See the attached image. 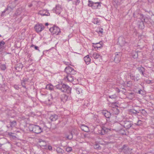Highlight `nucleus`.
I'll return each instance as SVG.
<instances>
[{"label":"nucleus","mask_w":154,"mask_h":154,"mask_svg":"<svg viewBox=\"0 0 154 154\" xmlns=\"http://www.w3.org/2000/svg\"><path fill=\"white\" fill-rule=\"evenodd\" d=\"M135 124L137 125L140 126L142 124V122L140 120H138L137 123H135Z\"/></svg>","instance_id":"36"},{"label":"nucleus","mask_w":154,"mask_h":154,"mask_svg":"<svg viewBox=\"0 0 154 154\" xmlns=\"http://www.w3.org/2000/svg\"><path fill=\"white\" fill-rule=\"evenodd\" d=\"M14 87L17 90H18L19 89V87L18 85H14Z\"/></svg>","instance_id":"52"},{"label":"nucleus","mask_w":154,"mask_h":154,"mask_svg":"<svg viewBox=\"0 0 154 154\" xmlns=\"http://www.w3.org/2000/svg\"><path fill=\"white\" fill-rule=\"evenodd\" d=\"M66 150L67 152H70L72 150V148L71 147H67L66 148Z\"/></svg>","instance_id":"42"},{"label":"nucleus","mask_w":154,"mask_h":154,"mask_svg":"<svg viewBox=\"0 0 154 154\" xmlns=\"http://www.w3.org/2000/svg\"><path fill=\"white\" fill-rule=\"evenodd\" d=\"M48 23H45V25L46 26H48Z\"/></svg>","instance_id":"57"},{"label":"nucleus","mask_w":154,"mask_h":154,"mask_svg":"<svg viewBox=\"0 0 154 154\" xmlns=\"http://www.w3.org/2000/svg\"><path fill=\"white\" fill-rule=\"evenodd\" d=\"M64 63L66 65H68L69 64H68L69 63L68 62H65Z\"/></svg>","instance_id":"56"},{"label":"nucleus","mask_w":154,"mask_h":154,"mask_svg":"<svg viewBox=\"0 0 154 154\" xmlns=\"http://www.w3.org/2000/svg\"><path fill=\"white\" fill-rule=\"evenodd\" d=\"M100 20L98 19H96L94 20V23L96 24H98V23H99Z\"/></svg>","instance_id":"46"},{"label":"nucleus","mask_w":154,"mask_h":154,"mask_svg":"<svg viewBox=\"0 0 154 154\" xmlns=\"http://www.w3.org/2000/svg\"><path fill=\"white\" fill-rule=\"evenodd\" d=\"M140 110H135L134 109H131L130 110V112L131 113L133 114L135 116H136L140 113Z\"/></svg>","instance_id":"25"},{"label":"nucleus","mask_w":154,"mask_h":154,"mask_svg":"<svg viewBox=\"0 0 154 154\" xmlns=\"http://www.w3.org/2000/svg\"><path fill=\"white\" fill-rule=\"evenodd\" d=\"M153 50H154V45H153Z\"/></svg>","instance_id":"61"},{"label":"nucleus","mask_w":154,"mask_h":154,"mask_svg":"<svg viewBox=\"0 0 154 154\" xmlns=\"http://www.w3.org/2000/svg\"><path fill=\"white\" fill-rule=\"evenodd\" d=\"M117 96L116 94H114L112 95H111L109 96V97L110 98H112V99H115L116 98V97Z\"/></svg>","instance_id":"43"},{"label":"nucleus","mask_w":154,"mask_h":154,"mask_svg":"<svg viewBox=\"0 0 154 154\" xmlns=\"http://www.w3.org/2000/svg\"><path fill=\"white\" fill-rule=\"evenodd\" d=\"M5 44V42L3 41L0 42V48H2Z\"/></svg>","instance_id":"40"},{"label":"nucleus","mask_w":154,"mask_h":154,"mask_svg":"<svg viewBox=\"0 0 154 154\" xmlns=\"http://www.w3.org/2000/svg\"><path fill=\"white\" fill-rule=\"evenodd\" d=\"M1 37V35H0V37Z\"/></svg>","instance_id":"62"},{"label":"nucleus","mask_w":154,"mask_h":154,"mask_svg":"<svg viewBox=\"0 0 154 154\" xmlns=\"http://www.w3.org/2000/svg\"><path fill=\"white\" fill-rule=\"evenodd\" d=\"M76 73V71L73 68H72V70L70 74L74 75Z\"/></svg>","instance_id":"44"},{"label":"nucleus","mask_w":154,"mask_h":154,"mask_svg":"<svg viewBox=\"0 0 154 154\" xmlns=\"http://www.w3.org/2000/svg\"><path fill=\"white\" fill-rule=\"evenodd\" d=\"M41 96L42 98H44L46 101L48 100L50 101L51 99H52V96L51 94H42Z\"/></svg>","instance_id":"8"},{"label":"nucleus","mask_w":154,"mask_h":154,"mask_svg":"<svg viewBox=\"0 0 154 154\" xmlns=\"http://www.w3.org/2000/svg\"><path fill=\"white\" fill-rule=\"evenodd\" d=\"M84 60L86 63L88 65L89 64L91 61V59L89 57V55H87L84 57Z\"/></svg>","instance_id":"21"},{"label":"nucleus","mask_w":154,"mask_h":154,"mask_svg":"<svg viewBox=\"0 0 154 154\" xmlns=\"http://www.w3.org/2000/svg\"><path fill=\"white\" fill-rule=\"evenodd\" d=\"M57 88L59 89L62 91L69 94L71 93V88L68 85L64 84H60L56 86Z\"/></svg>","instance_id":"1"},{"label":"nucleus","mask_w":154,"mask_h":154,"mask_svg":"<svg viewBox=\"0 0 154 154\" xmlns=\"http://www.w3.org/2000/svg\"><path fill=\"white\" fill-rule=\"evenodd\" d=\"M66 137L69 139H71L72 138L73 135L72 133L71 132H70L69 133V134Z\"/></svg>","instance_id":"37"},{"label":"nucleus","mask_w":154,"mask_h":154,"mask_svg":"<svg viewBox=\"0 0 154 154\" xmlns=\"http://www.w3.org/2000/svg\"><path fill=\"white\" fill-rule=\"evenodd\" d=\"M143 91L142 90H140L138 91V93L140 94H141V95L143 94Z\"/></svg>","instance_id":"49"},{"label":"nucleus","mask_w":154,"mask_h":154,"mask_svg":"<svg viewBox=\"0 0 154 154\" xmlns=\"http://www.w3.org/2000/svg\"><path fill=\"white\" fill-rule=\"evenodd\" d=\"M107 131V129L106 128L100 127V129L98 130V133L101 135H103L106 133Z\"/></svg>","instance_id":"10"},{"label":"nucleus","mask_w":154,"mask_h":154,"mask_svg":"<svg viewBox=\"0 0 154 154\" xmlns=\"http://www.w3.org/2000/svg\"><path fill=\"white\" fill-rule=\"evenodd\" d=\"M122 151L125 154H131L132 153V149H130L125 145H124L121 148Z\"/></svg>","instance_id":"5"},{"label":"nucleus","mask_w":154,"mask_h":154,"mask_svg":"<svg viewBox=\"0 0 154 154\" xmlns=\"http://www.w3.org/2000/svg\"><path fill=\"white\" fill-rule=\"evenodd\" d=\"M49 119L51 121H54L58 119V116L56 114H53L50 116Z\"/></svg>","instance_id":"18"},{"label":"nucleus","mask_w":154,"mask_h":154,"mask_svg":"<svg viewBox=\"0 0 154 154\" xmlns=\"http://www.w3.org/2000/svg\"><path fill=\"white\" fill-rule=\"evenodd\" d=\"M24 8L20 7L17 10L16 14L17 15H20L21 14L22 11H24Z\"/></svg>","instance_id":"27"},{"label":"nucleus","mask_w":154,"mask_h":154,"mask_svg":"<svg viewBox=\"0 0 154 154\" xmlns=\"http://www.w3.org/2000/svg\"><path fill=\"white\" fill-rule=\"evenodd\" d=\"M130 94H134V93H131Z\"/></svg>","instance_id":"60"},{"label":"nucleus","mask_w":154,"mask_h":154,"mask_svg":"<svg viewBox=\"0 0 154 154\" xmlns=\"http://www.w3.org/2000/svg\"><path fill=\"white\" fill-rule=\"evenodd\" d=\"M80 128L82 131L86 132H88L89 131V129L88 127L84 125H81L80 126Z\"/></svg>","instance_id":"14"},{"label":"nucleus","mask_w":154,"mask_h":154,"mask_svg":"<svg viewBox=\"0 0 154 154\" xmlns=\"http://www.w3.org/2000/svg\"><path fill=\"white\" fill-rule=\"evenodd\" d=\"M48 149L50 150H52V147L51 146L48 145Z\"/></svg>","instance_id":"53"},{"label":"nucleus","mask_w":154,"mask_h":154,"mask_svg":"<svg viewBox=\"0 0 154 154\" xmlns=\"http://www.w3.org/2000/svg\"><path fill=\"white\" fill-rule=\"evenodd\" d=\"M56 151L59 154H62L64 152V150L59 147L57 148Z\"/></svg>","instance_id":"31"},{"label":"nucleus","mask_w":154,"mask_h":154,"mask_svg":"<svg viewBox=\"0 0 154 154\" xmlns=\"http://www.w3.org/2000/svg\"><path fill=\"white\" fill-rule=\"evenodd\" d=\"M99 29L100 30L98 31V32H100L102 34L103 32V29L102 28H101L100 29Z\"/></svg>","instance_id":"50"},{"label":"nucleus","mask_w":154,"mask_h":154,"mask_svg":"<svg viewBox=\"0 0 154 154\" xmlns=\"http://www.w3.org/2000/svg\"><path fill=\"white\" fill-rule=\"evenodd\" d=\"M32 4H30L28 5V7L29 8H30L32 6Z\"/></svg>","instance_id":"54"},{"label":"nucleus","mask_w":154,"mask_h":154,"mask_svg":"<svg viewBox=\"0 0 154 154\" xmlns=\"http://www.w3.org/2000/svg\"><path fill=\"white\" fill-rule=\"evenodd\" d=\"M70 1H72V4L76 5H78L80 3V0H67V1L69 2Z\"/></svg>","instance_id":"29"},{"label":"nucleus","mask_w":154,"mask_h":154,"mask_svg":"<svg viewBox=\"0 0 154 154\" xmlns=\"http://www.w3.org/2000/svg\"><path fill=\"white\" fill-rule=\"evenodd\" d=\"M84 136H85V137H87V136H86V135H84Z\"/></svg>","instance_id":"59"},{"label":"nucleus","mask_w":154,"mask_h":154,"mask_svg":"<svg viewBox=\"0 0 154 154\" xmlns=\"http://www.w3.org/2000/svg\"><path fill=\"white\" fill-rule=\"evenodd\" d=\"M94 148L97 149H101L100 146L99 144H96L94 145Z\"/></svg>","instance_id":"38"},{"label":"nucleus","mask_w":154,"mask_h":154,"mask_svg":"<svg viewBox=\"0 0 154 154\" xmlns=\"http://www.w3.org/2000/svg\"><path fill=\"white\" fill-rule=\"evenodd\" d=\"M23 67V65L21 63H18L15 66V69L18 71L21 70Z\"/></svg>","instance_id":"20"},{"label":"nucleus","mask_w":154,"mask_h":154,"mask_svg":"<svg viewBox=\"0 0 154 154\" xmlns=\"http://www.w3.org/2000/svg\"><path fill=\"white\" fill-rule=\"evenodd\" d=\"M10 127L11 128H13L15 127L17 124L16 122L15 121H14L12 122H10Z\"/></svg>","instance_id":"32"},{"label":"nucleus","mask_w":154,"mask_h":154,"mask_svg":"<svg viewBox=\"0 0 154 154\" xmlns=\"http://www.w3.org/2000/svg\"><path fill=\"white\" fill-rule=\"evenodd\" d=\"M72 68L70 67L69 66H68L65 68V71L67 73V75L70 74L72 70Z\"/></svg>","instance_id":"24"},{"label":"nucleus","mask_w":154,"mask_h":154,"mask_svg":"<svg viewBox=\"0 0 154 154\" xmlns=\"http://www.w3.org/2000/svg\"><path fill=\"white\" fill-rule=\"evenodd\" d=\"M34 28L35 31L37 32H39L44 29L45 27L42 24H37L35 25Z\"/></svg>","instance_id":"6"},{"label":"nucleus","mask_w":154,"mask_h":154,"mask_svg":"<svg viewBox=\"0 0 154 154\" xmlns=\"http://www.w3.org/2000/svg\"><path fill=\"white\" fill-rule=\"evenodd\" d=\"M116 54L114 58V60L115 63H118L120 61L122 54L121 52L119 53H116Z\"/></svg>","instance_id":"9"},{"label":"nucleus","mask_w":154,"mask_h":154,"mask_svg":"<svg viewBox=\"0 0 154 154\" xmlns=\"http://www.w3.org/2000/svg\"><path fill=\"white\" fill-rule=\"evenodd\" d=\"M4 12H5V11H3V12L2 13H4Z\"/></svg>","instance_id":"63"},{"label":"nucleus","mask_w":154,"mask_h":154,"mask_svg":"<svg viewBox=\"0 0 154 154\" xmlns=\"http://www.w3.org/2000/svg\"><path fill=\"white\" fill-rule=\"evenodd\" d=\"M46 88L47 89H48L51 91L53 90L54 89V87L53 85L51 84H49L46 85Z\"/></svg>","instance_id":"30"},{"label":"nucleus","mask_w":154,"mask_h":154,"mask_svg":"<svg viewBox=\"0 0 154 154\" xmlns=\"http://www.w3.org/2000/svg\"><path fill=\"white\" fill-rule=\"evenodd\" d=\"M141 113L143 115L145 116H146L147 115V113L146 111L144 109H142L141 112Z\"/></svg>","instance_id":"39"},{"label":"nucleus","mask_w":154,"mask_h":154,"mask_svg":"<svg viewBox=\"0 0 154 154\" xmlns=\"http://www.w3.org/2000/svg\"><path fill=\"white\" fill-rule=\"evenodd\" d=\"M2 69L3 70H5L6 69V66L5 65H2L1 66Z\"/></svg>","instance_id":"47"},{"label":"nucleus","mask_w":154,"mask_h":154,"mask_svg":"<svg viewBox=\"0 0 154 154\" xmlns=\"http://www.w3.org/2000/svg\"><path fill=\"white\" fill-rule=\"evenodd\" d=\"M91 57L95 59H97L98 58H102V57L100 56L96 52L93 53V54H91Z\"/></svg>","instance_id":"23"},{"label":"nucleus","mask_w":154,"mask_h":154,"mask_svg":"<svg viewBox=\"0 0 154 154\" xmlns=\"http://www.w3.org/2000/svg\"><path fill=\"white\" fill-rule=\"evenodd\" d=\"M42 142V143H43V144H42V146H46L47 144L46 142L44 141H39V142Z\"/></svg>","instance_id":"45"},{"label":"nucleus","mask_w":154,"mask_h":154,"mask_svg":"<svg viewBox=\"0 0 154 154\" xmlns=\"http://www.w3.org/2000/svg\"><path fill=\"white\" fill-rule=\"evenodd\" d=\"M46 12V14H47V13H49L48 11H46V10H45V12Z\"/></svg>","instance_id":"58"},{"label":"nucleus","mask_w":154,"mask_h":154,"mask_svg":"<svg viewBox=\"0 0 154 154\" xmlns=\"http://www.w3.org/2000/svg\"><path fill=\"white\" fill-rule=\"evenodd\" d=\"M129 75L130 76L131 79L134 81H137L139 79V77L138 76H135L132 73H130Z\"/></svg>","instance_id":"17"},{"label":"nucleus","mask_w":154,"mask_h":154,"mask_svg":"<svg viewBox=\"0 0 154 154\" xmlns=\"http://www.w3.org/2000/svg\"><path fill=\"white\" fill-rule=\"evenodd\" d=\"M14 134V133H11V132H8V134L11 137H13L14 136L12 135V134Z\"/></svg>","instance_id":"51"},{"label":"nucleus","mask_w":154,"mask_h":154,"mask_svg":"<svg viewBox=\"0 0 154 154\" xmlns=\"http://www.w3.org/2000/svg\"><path fill=\"white\" fill-rule=\"evenodd\" d=\"M14 7H11V6L9 5V6H8V7L7 9L8 10H12L14 8Z\"/></svg>","instance_id":"48"},{"label":"nucleus","mask_w":154,"mask_h":154,"mask_svg":"<svg viewBox=\"0 0 154 154\" xmlns=\"http://www.w3.org/2000/svg\"><path fill=\"white\" fill-rule=\"evenodd\" d=\"M45 12V10H40L38 12V14L42 16L50 15V14L49 13H47V14H46V12Z\"/></svg>","instance_id":"19"},{"label":"nucleus","mask_w":154,"mask_h":154,"mask_svg":"<svg viewBox=\"0 0 154 154\" xmlns=\"http://www.w3.org/2000/svg\"><path fill=\"white\" fill-rule=\"evenodd\" d=\"M75 89L76 92L78 94H80V92H82V90H81V88L79 87H76Z\"/></svg>","instance_id":"34"},{"label":"nucleus","mask_w":154,"mask_h":154,"mask_svg":"<svg viewBox=\"0 0 154 154\" xmlns=\"http://www.w3.org/2000/svg\"><path fill=\"white\" fill-rule=\"evenodd\" d=\"M68 99V97L66 94H63L61 95L60 99L61 101L63 102H65Z\"/></svg>","instance_id":"22"},{"label":"nucleus","mask_w":154,"mask_h":154,"mask_svg":"<svg viewBox=\"0 0 154 154\" xmlns=\"http://www.w3.org/2000/svg\"><path fill=\"white\" fill-rule=\"evenodd\" d=\"M34 47V48L35 49V50H38L39 51H40V50L39 49L38 47V46L34 45L33 44L31 46V47Z\"/></svg>","instance_id":"41"},{"label":"nucleus","mask_w":154,"mask_h":154,"mask_svg":"<svg viewBox=\"0 0 154 154\" xmlns=\"http://www.w3.org/2000/svg\"><path fill=\"white\" fill-rule=\"evenodd\" d=\"M62 11V9L60 6L59 5H57L56 6L55 8L54 9L53 12H54V11L56 14H60Z\"/></svg>","instance_id":"12"},{"label":"nucleus","mask_w":154,"mask_h":154,"mask_svg":"<svg viewBox=\"0 0 154 154\" xmlns=\"http://www.w3.org/2000/svg\"><path fill=\"white\" fill-rule=\"evenodd\" d=\"M111 112L113 114L117 115L119 113V110L118 109V106L113 107L111 109Z\"/></svg>","instance_id":"13"},{"label":"nucleus","mask_w":154,"mask_h":154,"mask_svg":"<svg viewBox=\"0 0 154 154\" xmlns=\"http://www.w3.org/2000/svg\"><path fill=\"white\" fill-rule=\"evenodd\" d=\"M88 6L91 7L93 9H100L101 7V2H94L91 0H88Z\"/></svg>","instance_id":"3"},{"label":"nucleus","mask_w":154,"mask_h":154,"mask_svg":"<svg viewBox=\"0 0 154 154\" xmlns=\"http://www.w3.org/2000/svg\"><path fill=\"white\" fill-rule=\"evenodd\" d=\"M102 114L106 118L109 119L111 116V114L108 111L106 110H104L102 112Z\"/></svg>","instance_id":"15"},{"label":"nucleus","mask_w":154,"mask_h":154,"mask_svg":"<svg viewBox=\"0 0 154 154\" xmlns=\"http://www.w3.org/2000/svg\"><path fill=\"white\" fill-rule=\"evenodd\" d=\"M132 124L131 121L126 120L125 119H124L121 122V125L123 126L125 128L127 129L130 128Z\"/></svg>","instance_id":"4"},{"label":"nucleus","mask_w":154,"mask_h":154,"mask_svg":"<svg viewBox=\"0 0 154 154\" xmlns=\"http://www.w3.org/2000/svg\"><path fill=\"white\" fill-rule=\"evenodd\" d=\"M65 79H67L69 82H72L73 80V76L71 74H68L65 78Z\"/></svg>","instance_id":"16"},{"label":"nucleus","mask_w":154,"mask_h":154,"mask_svg":"<svg viewBox=\"0 0 154 154\" xmlns=\"http://www.w3.org/2000/svg\"><path fill=\"white\" fill-rule=\"evenodd\" d=\"M102 42H100L99 43L93 44L94 45L93 46L95 48H97V49L98 48H100L102 47Z\"/></svg>","instance_id":"26"},{"label":"nucleus","mask_w":154,"mask_h":154,"mask_svg":"<svg viewBox=\"0 0 154 154\" xmlns=\"http://www.w3.org/2000/svg\"><path fill=\"white\" fill-rule=\"evenodd\" d=\"M118 42L121 46H124L126 44L125 38L122 37H120L118 38Z\"/></svg>","instance_id":"11"},{"label":"nucleus","mask_w":154,"mask_h":154,"mask_svg":"<svg viewBox=\"0 0 154 154\" xmlns=\"http://www.w3.org/2000/svg\"><path fill=\"white\" fill-rule=\"evenodd\" d=\"M152 122L153 125H154V119H152Z\"/></svg>","instance_id":"55"},{"label":"nucleus","mask_w":154,"mask_h":154,"mask_svg":"<svg viewBox=\"0 0 154 154\" xmlns=\"http://www.w3.org/2000/svg\"><path fill=\"white\" fill-rule=\"evenodd\" d=\"M26 80L25 79H23L22 81H21V85L23 87L25 88V82Z\"/></svg>","instance_id":"35"},{"label":"nucleus","mask_w":154,"mask_h":154,"mask_svg":"<svg viewBox=\"0 0 154 154\" xmlns=\"http://www.w3.org/2000/svg\"><path fill=\"white\" fill-rule=\"evenodd\" d=\"M132 56L134 59L137 58L138 57V54L136 52H133L132 54Z\"/></svg>","instance_id":"33"},{"label":"nucleus","mask_w":154,"mask_h":154,"mask_svg":"<svg viewBox=\"0 0 154 154\" xmlns=\"http://www.w3.org/2000/svg\"><path fill=\"white\" fill-rule=\"evenodd\" d=\"M138 69L139 72L142 74V75L143 76L144 75V72H145V69L142 66L138 67Z\"/></svg>","instance_id":"28"},{"label":"nucleus","mask_w":154,"mask_h":154,"mask_svg":"<svg viewBox=\"0 0 154 154\" xmlns=\"http://www.w3.org/2000/svg\"><path fill=\"white\" fill-rule=\"evenodd\" d=\"M29 128L30 131L36 134H39L42 132V128L38 125H31L29 126Z\"/></svg>","instance_id":"2"},{"label":"nucleus","mask_w":154,"mask_h":154,"mask_svg":"<svg viewBox=\"0 0 154 154\" xmlns=\"http://www.w3.org/2000/svg\"><path fill=\"white\" fill-rule=\"evenodd\" d=\"M49 30L53 34L56 35H58L60 32V29L57 26L50 28Z\"/></svg>","instance_id":"7"}]
</instances>
